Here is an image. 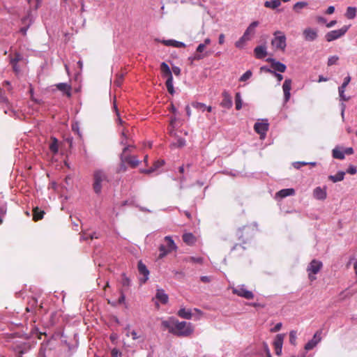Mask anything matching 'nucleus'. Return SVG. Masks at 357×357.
<instances>
[{
    "label": "nucleus",
    "instance_id": "nucleus-24",
    "mask_svg": "<svg viewBox=\"0 0 357 357\" xmlns=\"http://www.w3.org/2000/svg\"><path fill=\"white\" fill-rule=\"evenodd\" d=\"M294 193L295 190L293 188H286L278 191L276 193V196L280 197V198H284L287 196L294 195Z\"/></svg>",
    "mask_w": 357,
    "mask_h": 357
},
{
    "label": "nucleus",
    "instance_id": "nucleus-23",
    "mask_svg": "<svg viewBox=\"0 0 357 357\" xmlns=\"http://www.w3.org/2000/svg\"><path fill=\"white\" fill-rule=\"evenodd\" d=\"M182 238L183 242L188 245H192L196 242V238L192 233L184 234Z\"/></svg>",
    "mask_w": 357,
    "mask_h": 357
},
{
    "label": "nucleus",
    "instance_id": "nucleus-56",
    "mask_svg": "<svg viewBox=\"0 0 357 357\" xmlns=\"http://www.w3.org/2000/svg\"><path fill=\"white\" fill-rule=\"evenodd\" d=\"M121 276H122V285L124 287H128L130 285L129 278L126 275L125 273H123Z\"/></svg>",
    "mask_w": 357,
    "mask_h": 357
},
{
    "label": "nucleus",
    "instance_id": "nucleus-34",
    "mask_svg": "<svg viewBox=\"0 0 357 357\" xmlns=\"http://www.w3.org/2000/svg\"><path fill=\"white\" fill-rule=\"evenodd\" d=\"M165 241L167 242L166 247L167 248V249H169L170 250V252L176 250L177 247L170 236H165Z\"/></svg>",
    "mask_w": 357,
    "mask_h": 357
},
{
    "label": "nucleus",
    "instance_id": "nucleus-59",
    "mask_svg": "<svg viewBox=\"0 0 357 357\" xmlns=\"http://www.w3.org/2000/svg\"><path fill=\"white\" fill-rule=\"evenodd\" d=\"M121 354V353L119 351V350L116 348H114L111 351L112 357H119V356H120Z\"/></svg>",
    "mask_w": 357,
    "mask_h": 357
},
{
    "label": "nucleus",
    "instance_id": "nucleus-19",
    "mask_svg": "<svg viewBox=\"0 0 357 357\" xmlns=\"http://www.w3.org/2000/svg\"><path fill=\"white\" fill-rule=\"evenodd\" d=\"M254 54L257 59H264L267 55L266 48L265 46H257L254 49Z\"/></svg>",
    "mask_w": 357,
    "mask_h": 357
},
{
    "label": "nucleus",
    "instance_id": "nucleus-15",
    "mask_svg": "<svg viewBox=\"0 0 357 357\" xmlns=\"http://www.w3.org/2000/svg\"><path fill=\"white\" fill-rule=\"evenodd\" d=\"M313 196L318 200H324L327 197L326 188H315L313 190Z\"/></svg>",
    "mask_w": 357,
    "mask_h": 357
},
{
    "label": "nucleus",
    "instance_id": "nucleus-12",
    "mask_svg": "<svg viewBox=\"0 0 357 357\" xmlns=\"http://www.w3.org/2000/svg\"><path fill=\"white\" fill-rule=\"evenodd\" d=\"M255 132L261 136H264L268 130V123L264 122H257L254 126Z\"/></svg>",
    "mask_w": 357,
    "mask_h": 357
},
{
    "label": "nucleus",
    "instance_id": "nucleus-5",
    "mask_svg": "<svg viewBox=\"0 0 357 357\" xmlns=\"http://www.w3.org/2000/svg\"><path fill=\"white\" fill-rule=\"evenodd\" d=\"M274 38L271 40V45L275 50L285 51L287 46V38L284 33L281 31H276L273 33Z\"/></svg>",
    "mask_w": 357,
    "mask_h": 357
},
{
    "label": "nucleus",
    "instance_id": "nucleus-61",
    "mask_svg": "<svg viewBox=\"0 0 357 357\" xmlns=\"http://www.w3.org/2000/svg\"><path fill=\"white\" fill-rule=\"evenodd\" d=\"M93 238H94V236H93V234L87 235V234H86L85 233H83V234L81 235V238H82V240H88L89 238H90L91 240H92Z\"/></svg>",
    "mask_w": 357,
    "mask_h": 357
},
{
    "label": "nucleus",
    "instance_id": "nucleus-35",
    "mask_svg": "<svg viewBox=\"0 0 357 357\" xmlns=\"http://www.w3.org/2000/svg\"><path fill=\"white\" fill-rule=\"evenodd\" d=\"M165 85H166L168 92L170 94L173 95L175 91H174V86H173V77L172 76L167 77Z\"/></svg>",
    "mask_w": 357,
    "mask_h": 357
},
{
    "label": "nucleus",
    "instance_id": "nucleus-14",
    "mask_svg": "<svg viewBox=\"0 0 357 357\" xmlns=\"http://www.w3.org/2000/svg\"><path fill=\"white\" fill-rule=\"evenodd\" d=\"M282 89L284 92V100L287 102L290 98V91L291 89V80L290 79H286L282 85Z\"/></svg>",
    "mask_w": 357,
    "mask_h": 357
},
{
    "label": "nucleus",
    "instance_id": "nucleus-43",
    "mask_svg": "<svg viewBox=\"0 0 357 357\" xmlns=\"http://www.w3.org/2000/svg\"><path fill=\"white\" fill-rule=\"evenodd\" d=\"M126 333V335L129 337L131 336L132 340H137L139 338V336L137 335V333L135 331H130V327L128 326L125 328Z\"/></svg>",
    "mask_w": 357,
    "mask_h": 357
},
{
    "label": "nucleus",
    "instance_id": "nucleus-28",
    "mask_svg": "<svg viewBox=\"0 0 357 357\" xmlns=\"http://www.w3.org/2000/svg\"><path fill=\"white\" fill-rule=\"evenodd\" d=\"M177 314L181 318L185 319H190L192 317L191 310H185V308H181L178 311Z\"/></svg>",
    "mask_w": 357,
    "mask_h": 357
},
{
    "label": "nucleus",
    "instance_id": "nucleus-8",
    "mask_svg": "<svg viewBox=\"0 0 357 357\" xmlns=\"http://www.w3.org/2000/svg\"><path fill=\"white\" fill-rule=\"evenodd\" d=\"M232 293L248 300L254 298V294L251 291L248 290L244 285L232 288Z\"/></svg>",
    "mask_w": 357,
    "mask_h": 357
},
{
    "label": "nucleus",
    "instance_id": "nucleus-1",
    "mask_svg": "<svg viewBox=\"0 0 357 357\" xmlns=\"http://www.w3.org/2000/svg\"><path fill=\"white\" fill-rule=\"evenodd\" d=\"M250 227L243 226L236 230V235L238 237V239L241 241V243H236L232 247L230 254H232L235 251L238 250V254L235 255V257H241L243 255L245 250V247L243 246V244H245L248 242V240L250 237Z\"/></svg>",
    "mask_w": 357,
    "mask_h": 357
},
{
    "label": "nucleus",
    "instance_id": "nucleus-54",
    "mask_svg": "<svg viewBox=\"0 0 357 357\" xmlns=\"http://www.w3.org/2000/svg\"><path fill=\"white\" fill-rule=\"evenodd\" d=\"M22 59V56L19 54H15L13 57L10 58L11 64H17Z\"/></svg>",
    "mask_w": 357,
    "mask_h": 357
},
{
    "label": "nucleus",
    "instance_id": "nucleus-38",
    "mask_svg": "<svg viewBox=\"0 0 357 357\" xmlns=\"http://www.w3.org/2000/svg\"><path fill=\"white\" fill-rule=\"evenodd\" d=\"M187 262L199 264H202L204 261V259L201 257H188L184 259Z\"/></svg>",
    "mask_w": 357,
    "mask_h": 357
},
{
    "label": "nucleus",
    "instance_id": "nucleus-55",
    "mask_svg": "<svg viewBox=\"0 0 357 357\" xmlns=\"http://www.w3.org/2000/svg\"><path fill=\"white\" fill-rule=\"evenodd\" d=\"M173 145L178 148L183 147L185 145V140L183 138H178Z\"/></svg>",
    "mask_w": 357,
    "mask_h": 357
},
{
    "label": "nucleus",
    "instance_id": "nucleus-16",
    "mask_svg": "<svg viewBox=\"0 0 357 357\" xmlns=\"http://www.w3.org/2000/svg\"><path fill=\"white\" fill-rule=\"evenodd\" d=\"M268 61L271 62V68L274 70L273 71L275 72L278 71L280 73H284L287 69L286 66L280 61H277L273 59H268Z\"/></svg>",
    "mask_w": 357,
    "mask_h": 357
},
{
    "label": "nucleus",
    "instance_id": "nucleus-41",
    "mask_svg": "<svg viewBox=\"0 0 357 357\" xmlns=\"http://www.w3.org/2000/svg\"><path fill=\"white\" fill-rule=\"evenodd\" d=\"M159 250L160 252V255H159V258L160 259H162L165 256H166L168 253H170V250L169 249H167V248L164 245H160V247H159Z\"/></svg>",
    "mask_w": 357,
    "mask_h": 357
},
{
    "label": "nucleus",
    "instance_id": "nucleus-36",
    "mask_svg": "<svg viewBox=\"0 0 357 357\" xmlns=\"http://www.w3.org/2000/svg\"><path fill=\"white\" fill-rule=\"evenodd\" d=\"M356 15V8L355 7L349 6L347 8L345 16L348 19H354Z\"/></svg>",
    "mask_w": 357,
    "mask_h": 357
},
{
    "label": "nucleus",
    "instance_id": "nucleus-32",
    "mask_svg": "<svg viewBox=\"0 0 357 357\" xmlns=\"http://www.w3.org/2000/svg\"><path fill=\"white\" fill-rule=\"evenodd\" d=\"M50 150L51 151V152L55 155L58 153L59 151V145H58V140L55 137H52L51 138V143L50 144Z\"/></svg>",
    "mask_w": 357,
    "mask_h": 357
},
{
    "label": "nucleus",
    "instance_id": "nucleus-20",
    "mask_svg": "<svg viewBox=\"0 0 357 357\" xmlns=\"http://www.w3.org/2000/svg\"><path fill=\"white\" fill-rule=\"evenodd\" d=\"M155 298L162 304L167 303L169 300L168 295L165 294L163 289H157Z\"/></svg>",
    "mask_w": 357,
    "mask_h": 357
},
{
    "label": "nucleus",
    "instance_id": "nucleus-30",
    "mask_svg": "<svg viewBox=\"0 0 357 357\" xmlns=\"http://www.w3.org/2000/svg\"><path fill=\"white\" fill-rule=\"evenodd\" d=\"M332 155L335 159L343 160L344 159V150H342L340 147H335L333 149Z\"/></svg>",
    "mask_w": 357,
    "mask_h": 357
},
{
    "label": "nucleus",
    "instance_id": "nucleus-46",
    "mask_svg": "<svg viewBox=\"0 0 357 357\" xmlns=\"http://www.w3.org/2000/svg\"><path fill=\"white\" fill-rule=\"evenodd\" d=\"M28 3L29 4L30 8L36 10L40 6V0H28Z\"/></svg>",
    "mask_w": 357,
    "mask_h": 357
},
{
    "label": "nucleus",
    "instance_id": "nucleus-27",
    "mask_svg": "<svg viewBox=\"0 0 357 357\" xmlns=\"http://www.w3.org/2000/svg\"><path fill=\"white\" fill-rule=\"evenodd\" d=\"M162 43L167 46H172V47H185V45L183 43L174 40H164L162 41Z\"/></svg>",
    "mask_w": 357,
    "mask_h": 357
},
{
    "label": "nucleus",
    "instance_id": "nucleus-57",
    "mask_svg": "<svg viewBox=\"0 0 357 357\" xmlns=\"http://www.w3.org/2000/svg\"><path fill=\"white\" fill-rule=\"evenodd\" d=\"M29 304L31 305V308L29 307H26V310L27 312H29L31 310H32V308L35 306V305H37L38 304V301L37 299L36 298H32L31 301H30Z\"/></svg>",
    "mask_w": 357,
    "mask_h": 357
},
{
    "label": "nucleus",
    "instance_id": "nucleus-26",
    "mask_svg": "<svg viewBox=\"0 0 357 357\" xmlns=\"http://www.w3.org/2000/svg\"><path fill=\"white\" fill-rule=\"evenodd\" d=\"M344 172L340 171L335 175H330L328 176V180L331 181L333 183L342 181V180H344Z\"/></svg>",
    "mask_w": 357,
    "mask_h": 357
},
{
    "label": "nucleus",
    "instance_id": "nucleus-22",
    "mask_svg": "<svg viewBox=\"0 0 357 357\" xmlns=\"http://www.w3.org/2000/svg\"><path fill=\"white\" fill-rule=\"evenodd\" d=\"M164 164L165 161L163 160H158L154 162L153 167H151L150 169L142 170L141 172L145 174H151L157 170L158 168L161 167Z\"/></svg>",
    "mask_w": 357,
    "mask_h": 357
},
{
    "label": "nucleus",
    "instance_id": "nucleus-44",
    "mask_svg": "<svg viewBox=\"0 0 357 357\" xmlns=\"http://www.w3.org/2000/svg\"><path fill=\"white\" fill-rule=\"evenodd\" d=\"M236 109L239 110L242 107V100L240 93H236L235 96Z\"/></svg>",
    "mask_w": 357,
    "mask_h": 357
},
{
    "label": "nucleus",
    "instance_id": "nucleus-64",
    "mask_svg": "<svg viewBox=\"0 0 357 357\" xmlns=\"http://www.w3.org/2000/svg\"><path fill=\"white\" fill-rule=\"evenodd\" d=\"M334 11H335V8H334V6H329V7L327 8V10H326V13L327 15H331V14H333V13H334Z\"/></svg>",
    "mask_w": 357,
    "mask_h": 357
},
{
    "label": "nucleus",
    "instance_id": "nucleus-9",
    "mask_svg": "<svg viewBox=\"0 0 357 357\" xmlns=\"http://www.w3.org/2000/svg\"><path fill=\"white\" fill-rule=\"evenodd\" d=\"M304 39L307 41H314L318 36L317 30L310 27L306 28L303 31Z\"/></svg>",
    "mask_w": 357,
    "mask_h": 357
},
{
    "label": "nucleus",
    "instance_id": "nucleus-21",
    "mask_svg": "<svg viewBox=\"0 0 357 357\" xmlns=\"http://www.w3.org/2000/svg\"><path fill=\"white\" fill-rule=\"evenodd\" d=\"M321 340V337H319V335H318V332L316 333L312 338V340H311L310 341H309L305 346V349L306 350H311Z\"/></svg>",
    "mask_w": 357,
    "mask_h": 357
},
{
    "label": "nucleus",
    "instance_id": "nucleus-45",
    "mask_svg": "<svg viewBox=\"0 0 357 357\" xmlns=\"http://www.w3.org/2000/svg\"><path fill=\"white\" fill-rule=\"evenodd\" d=\"M252 75V73L251 70H247L244 74H243L239 78L240 82H245L249 79Z\"/></svg>",
    "mask_w": 357,
    "mask_h": 357
},
{
    "label": "nucleus",
    "instance_id": "nucleus-6",
    "mask_svg": "<svg viewBox=\"0 0 357 357\" xmlns=\"http://www.w3.org/2000/svg\"><path fill=\"white\" fill-rule=\"evenodd\" d=\"M322 263L316 259H313L307 266V271L308 272V278L311 281L316 279L314 275H316L319 272L322 268Z\"/></svg>",
    "mask_w": 357,
    "mask_h": 357
},
{
    "label": "nucleus",
    "instance_id": "nucleus-62",
    "mask_svg": "<svg viewBox=\"0 0 357 357\" xmlns=\"http://www.w3.org/2000/svg\"><path fill=\"white\" fill-rule=\"evenodd\" d=\"M172 72L175 75L178 76L181 74V69L177 66H174L172 68Z\"/></svg>",
    "mask_w": 357,
    "mask_h": 357
},
{
    "label": "nucleus",
    "instance_id": "nucleus-42",
    "mask_svg": "<svg viewBox=\"0 0 357 357\" xmlns=\"http://www.w3.org/2000/svg\"><path fill=\"white\" fill-rule=\"evenodd\" d=\"M174 319H171L170 321H162V326L168 329L169 332L171 333V330L174 329V324H173Z\"/></svg>",
    "mask_w": 357,
    "mask_h": 357
},
{
    "label": "nucleus",
    "instance_id": "nucleus-60",
    "mask_svg": "<svg viewBox=\"0 0 357 357\" xmlns=\"http://www.w3.org/2000/svg\"><path fill=\"white\" fill-rule=\"evenodd\" d=\"M282 328V323H278L274 328H271V331L273 333H275L279 331Z\"/></svg>",
    "mask_w": 357,
    "mask_h": 357
},
{
    "label": "nucleus",
    "instance_id": "nucleus-58",
    "mask_svg": "<svg viewBox=\"0 0 357 357\" xmlns=\"http://www.w3.org/2000/svg\"><path fill=\"white\" fill-rule=\"evenodd\" d=\"M347 172L349 174L354 175L356 173V168L354 165H349Z\"/></svg>",
    "mask_w": 357,
    "mask_h": 357
},
{
    "label": "nucleus",
    "instance_id": "nucleus-31",
    "mask_svg": "<svg viewBox=\"0 0 357 357\" xmlns=\"http://www.w3.org/2000/svg\"><path fill=\"white\" fill-rule=\"evenodd\" d=\"M284 334H278L273 341L274 348H282Z\"/></svg>",
    "mask_w": 357,
    "mask_h": 357
},
{
    "label": "nucleus",
    "instance_id": "nucleus-2",
    "mask_svg": "<svg viewBox=\"0 0 357 357\" xmlns=\"http://www.w3.org/2000/svg\"><path fill=\"white\" fill-rule=\"evenodd\" d=\"M174 325V329L171 330V333L179 337H188L194 331V327L190 322L178 321L173 320Z\"/></svg>",
    "mask_w": 357,
    "mask_h": 357
},
{
    "label": "nucleus",
    "instance_id": "nucleus-33",
    "mask_svg": "<svg viewBox=\"0 0 357 357\" xmlns=\"http://www.w3.org/2000/svg\"><path fill=\"white\" fill-rule=\"evenodd\" d=\"M280 5L281 2L279 0L266 1L264 2V6L271 9H275Z\"/></svg>",
    "mask_w": 357,
    "mask_h": 357
},
{
    "label": "nucleus",
    "instance_id": "nucleus-48",
    "mask_svg": "<svg viewBox=\"0 0 357 357\" xmlns=\"http://www.w3.org/2000/svg\"><path fill=\"white\" fill-rule=\"evenodd\" d=\"M338 60H339V57L337 56H330L328 59L327 64L328 66L335 65L337 63Z\"/></svg>",
    "mask_w": 357,
    "mask_h": 357
},
{
    "label": "nucleus",
    "instance_id": "nucleus-37",
    "mask_svg": "<svg viewBox=\"0 0 357 357\" xmlns=\"http://www.w3.org/2000/svg\"><path fill=\"white\" fill-rule=\"evenodd\" d=\"M249 41V40L245 38L244 36H242L236 43L235 46L238 49H242L245 46V43Z\"/></svg>",
    "mask_w": 357,
    "mask_h": 357
},
{
    "label": "nucleus",
    "instance_id": "nucleus-63",
    "mask_svg": "<svg viewBox=\"0 0 357 357\" xmlns=\"http://www.w3.org/2000/svg\"><path fill=\"white\" fill-rule=\"evenodd\" d=\"M344 154L352 155L354 153V149L351 147L346 148L344 149Z\"/></svg>",
    "mask_w": 357,
    "mask_h": 357
},
{
    "label": "nucleus",
    "instance_id": "nucleus-25",
    "mask_svg": "<svg viewBox=\"0 0 357 357\" xmlns=\"http://www.w3.org/2000/svg\"><path fill=\"white\" fill-rule=\"evenodd\" d=\"M45 211L40 209L38 207H35L33 209V220L34 221H38L43 218Z\"/></svg>",
    "mask_w": 357,
    "mask_h": 357
},
{
    "label": "nucleus",
    "instance_id": "nucleus-49",
    "mask_svg": "<svg viewBox=\"0 0 357 357\" xmlns=\"http://www.w3.org/2000/svg\"><path fill=\"white\" fill-rule=\"evenodd\" d=\"M308 165V163L305 162H296L294 163V167L295 168H296V169H299L302 166H305V165ZM309 165H312V166H315L316 165V162H310Z\"/></svg>",
    "mask_w": 357,
    "mask_h": 357
},
{
    "label": "nucleus",
    "instance_id": "nucleus-53",
    "mask_svg": "<svg viewBox=\"0 0 357 357\" xmlns=\"http://www.w3.org/2000/svg\"><path fill=\"white\" fill-rule=\"evenodd\" d=\"M127 132H128V130H126V129H123L121 132V135L123 137H124V139H123L121 142V143L123 144V145H125L126 146H127L128 145H130L128 142V139H127Z\"/></svg>",
    "mask_w": 357,
    "mask_h": 357
},
{
    "label": "nucleus",
    "instance_id": "nucleus-13",
    "mask_svg": "<svg viewBox=\"0 0 357 357\" xmlns=\"http://www.w3.org/2000/svg\"><path fill=\"white\" fill-rule=\"evenodd\" d=\"M56 87L58 90L61 91L64 95H66L68 98H70L72 96L71 90L72 87L70 84L67 83H59L56 84Z\"/></svg>",
    "mask_w": 357,
    "mask_h": 357
},
{
    "label": "nucleus",
    "instance_id": "nucleus-47",
    "mask_svg": "<svg viewBox=\"0 0 357 357\" xmlns=\"http://www.w3.org/2000/svg\"><path fill=\"white\" fill-rule=\"evenodd\" d=\"M296 331H290L289 333V342L293 344V345H295L296 344Z\"/></svg>",
    "mask_w": 357,
    "mask_h": 357
},
{
    "label": "nucleus",
    "instance_id": "nucleus-10",
    "mask_svg": "<svg viewBox=\"0 0 357 357\" xmlns=\"http://www.w3.org/2000/svg\"><path fill=\"white\" fill-rule=\"evenodd\" d=\"M258 25L259 22L257 21L252 22L246 29L243 36H244L245 38L250 40L255 36V29Z\"/></svg>",
    "mask_w": 357,
    "mask_h": 357
},
{
    "label": "nucleus",
    "instance_id": "nucleus-50",
    "mask_svg": "<svg viewBox=\"0 0 357 357\" xmlns=\"http://www.w3.org/2000/svg\"><path fill=\"white\" fill-rule=\"evenodd\" d=\"M350 82H351V77L349 75H348L346 77H344L343 83L342 84V85L338 87V89L345 90L346 87L347 86V85L349 84Z\"/></svg>",
    "mask_w": 357,
    "mask_h": 357
},
{
    "label": "nucleus",
    "instance_id": "nucleus-18",
    "mask_svg": "<svg viewBox=\"0 0 357 357\" xmlns=\"http://www.w3.org/2000/svg\"><path fill=\"white\" fill-rule=\"evenodd\" d=\"M205 47H206L205 44H203V43H201L198 45V47H197V50H196V54L194 56V59L200 60V59H202L203 58L209 55V54L208 52H205L204 54H202V52L204 50Z\"/></svg>",
    "mask_w": 357,
    "mask_h": 357
},
{
    "label": "nucleus",
    "instance_id": "nucleus-17",
    "mask_svg": "<svg viewBox=\"0 0 357 357\" xmlns=\"http://www.w3.org/2000/svg\"><path fill=\"white\" fill-rule=\"evenodd\" d=\"M222 98L223 99L221 102V106L227 109L231 108L233 105L232 100L227 91H224L222 93Z\"/></svg>",
    "mask_w": 357,
    "mask_h": 357
},
{
    "label": "nucleus",
    "instance_id": "nucleus-3",
    "mask_svg": "<svg viewBox=\"0 0 357 357\" xmlns=\"http://www.w3.org/2000/svg\"><path fill=\"white\" fill-rule=\"evenodd\" d=\"M135 149L134 145H128L125 146L123 149V153L121 156V165L119 172H125L126 170V167L124 165V162L128 163L130 165L131 167L135 168L137 167L139 164V160L135 156L126 155L127 151H132V149Z\"/></svg>",
    "mask_w": 357,
    "mask_h": 357
},
{
    "label": "nucleus",
    "instance_id": "nucleus-29",
    "mask_svg": "<svg viewBox=\"0 0 357 357\" xmlns=\"http://www.w3.org/2000/svg\"><path fill=\"white\" fill-rule=\"evenodd\" d=\"M160 70L163 77H169L172 76V73L169 66L165 62H162L160 64Z\"/></svg>",
    "mask_w": 357,
    "mask_h": 357
},
{
    "label": "nucleus",
    "instance_id": "nucleus-39",
    "mask_svg": "<svg viewBox=\"0 0 357 357\" xmlns=\"http://www.w3.org/2000/svg\"><path fill=\"white\" fill-rule=\"evenodd\" d=\"M19 353L24 354L30 349V344L28 342H24L17 346Z\"/></svg>",
    "mask_w": 357,
    "mask_h": 357
},
{
    "label": "nucleus",
    "instance_id": "nucleus-11",
    "mask_svg": "<svg viewBox=\"0 0 357 357\" xmlns=\"http://www.w3.org/2000/svg\"><path fill=\"white\" fill-rule=\"evenodd\" d=\"M138 271L140 274L143 275L144 278L140 279L141 283H145L149 279V271L147 269L146 265L142 261L138 262Z\"/></svg>",
    "mask_w": 357,
    "mask_h": 357
},
{
    "label": "nucleus",
    "instance_id": "nucleus-52",
    "mask_svg": "<svg viewBox=\"0 0 357 357\" xmlns=\"http://www.w3.org/2000/svg\"><path fill=\"white\" fill-rule=\"evenodd\" d=\"M344 91H345L344 89H338V92H339V96H340V100H343V101H348L350 99V97L347 96L344 94Z\"/></svg>",
    "mask_w": 357,
    "mask_h": 357
},
{
    "label": "nucleus",
    "instance_id": "nucleus-7",
    "mask_svg": "<svg viewBox=\"0 0 357 357\" xmlns=\"http://www.w3.org/2000/svg\"><path fill=\"white\" fill-rule=\"evenodd\" d=\"M349 28V26L345 25L340 29L333 30V31L328 32L325 35V38H326V41L331 42L333 40L340 38V37H342L347 33Z\"/></svg>",
    "mask_w": 357,
    "mask_h": 357
},
{
    "label": "nucleus",
    "instance_id": "nucleus-4",
    "mask_svg": "<svg viewBox=\"0 0 357 357\" xmlns=\"http://www.w3.org/2000/svg\"><path fill=\"white\" fill-rule=\"evenodd\" d=\"M93 189L96 194L99 195L102 186L109 182L107 174L103 170L96 169L93 172Z\"/></svg>",
    "mask_w": 357,
    "mask_h": 357
},
{
    "label": "nucleus",
    "instance_id": "nucleus-40",
    "mask_svg": "<svg viewBox=\"0 0 357 357\" xmlns=\"http://www.w3.org/2000/svg\"><path fill=\"white\" fill-rule=\"evenodd\" d=\"M307 6V3L305 1H299L294 4L293 9L295 12L298 13L301 9L306 7Z\"/></svg>",
    "mask_w": 357,
    "mask_h": 357
},
{
    "label": "nucleus",
    "instance_id": "nucleus-51",
    "mask_svg": "<svg viewBox=\"0 0 357 357\" xmlns=\"http://www.w3.org/2000/svg\"><path fill=\"white\" fill-rule=\"evenodd\" d=\"M193 107L204 112L206 109V105L202 102H195L192 104Z\"/></svg>",
    "mask_w": 357,
    "mask_h": 357
}]
</instances>
